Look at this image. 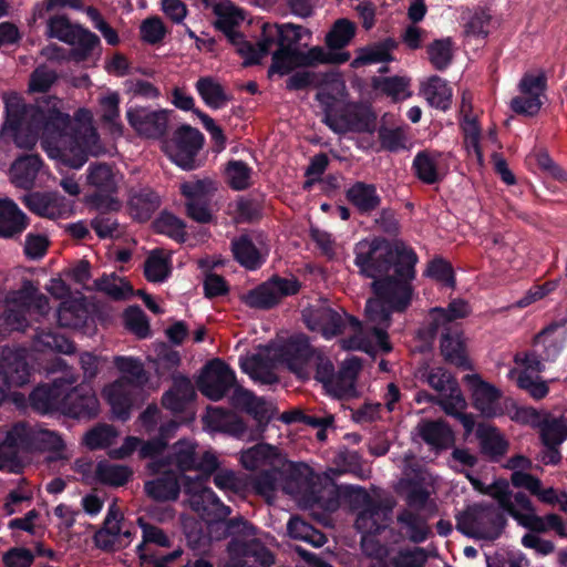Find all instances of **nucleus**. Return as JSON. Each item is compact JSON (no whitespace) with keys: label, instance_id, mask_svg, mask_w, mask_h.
<instances>
[{"label":"nucleus","instance_id":"nucleus-1","mask_svg":"<svg viewBox=\"0 0 567 567\" xmlns=\"http://www.w3.org/2000/svg\"><path fill=\"white\" fill-rule=\"evenodd\" d=\"M3 102L7 120L2 135L20 148L33 147L41 136L48 156L74 169L81 168L89 156L105 153L89 109L75 112L76 127L71 132V116L63 111V102L58 97L51 96L42 104L27 106L21 95L9 92L3 95Z\"/></svg>","mask_w":567,"mask_h":567},{"label":"nucleus","instance_id":"nucleus-2","mask_svg":"<svg viewBox=\"0 0 567 567\" xmlns=\"http://www.w3.org/2000/svg\"><path fill=\"white\" fill-rule=\"evenodd\" d=\"M354 252L360 272L374 279L375 298L367 302V317L372 322L386 323L392 311H404L411 303L417 257L403 243L379 237L359 241Z\"/></svg>","mask_w":567,"mask_h":567},{"label":"nucleus","instance_id":"nucleus-3","mask_svg":"<svg viewBox=\"0 0 567 567\" xmlns=\"http://www.w3.org/2000/svg\"><path fill=\"white\" fill-rule=\"evenodd\" d=\"M147 467L152 474L167 470L179 475L190 508L208 523L210 529L228 532L233 522L226 523L225 519L231 514L230 507L206 486V477L183 475L187 471H197L206 475L215 472L218 468V458L213 452L200 453L195 441L181 439L169 447L162 460L150 462Z\"/></svg>","mask_w":567,"mask_h":567},{"label":"nucleus","instance_id":"nucleus-4","mask_svg":"<svg viewBox=\"0 0 567 567\" xmlns=\"http://www.w3.org/2000/svg\"><path fill=\"white\" fill-rule=\"evenodd\" d=\"M216 16L215 25L228 37H233L238 54L244 59V65H254L272 52V64L268 70V76L284 75V27L279 24H265L261 39L251 43L241 39L240 34L234 33V29L244 19V12L230 1H219L213 8Z\"/></svg>","mask_w":567,"mask_h":567},{"label":"nucleus","instance_id":"nucleus-5","mask_svg":"<svg viewBox=\"0 0 567 567\" xmlns=\"http://www.w3.org/2000/svg\"><path fill=\"white\" fill-rule=\"evenodd\" d=\"M302 316L309 329L320 331L326 338H332L346 331L352 333L350 338L342 340V348L344 349L360 350L368 353L379 349L384 352L391 350L386 334L390 319L386 323H375L368 317L372 327L368 331H363L357 319L346 313L341 315L326 306L307 308Z\"/></svg>","mask_w":567,"mask_h":567},{"label":"nucleus","instance_id":"nucleus-6","mask_svg":"<svg viewBox=\"0 0 567 567\" xmlns=\"http://www.w3.org/2000/svg\"><path fill=\"white\" fill-rule=\"evenodd\" d=\"M74 373L55 379L51 385H40L30 394V404L39 413L59 411L72 417H92L99 412V400L87 384L73 386Z\"/></svg>","mask_w":567,"mask_h":567},{"label":"nucleus","instance_id":"nucleus-7","mask_svg":"<svg viewBox=\"0 0 567 567\" xmlns=\"http://www.w3.org/2000/svg\"><path fill=\"white\" fill-rule=\"evenodd\" d=\"M114 364L123 375L103 389V396L115 417L126 421L140 399L147 374L142 361L132 357H115Z\"/></svg>","mask_w":567,"mask_h":567},{"label":"nucleus","instance_id":"nucleus-8","mask_svg":"<svg viewBox=\"0 0 567 567\" xmlns=\"http://www.w3.org/2000/svg\"><path fill=\"white\" fill-rule=\"evenodd\" d=\"M310 33L301 25L286 22V65L309 66L317 63H344L349 61V52L326 51L321 47L305 50L300 43Z\"/></svg>","mask_w":567,"mask_h":567},{"label":"nucleus","instance_id":"nucleus-9","mask_svg":"<svg viewBox=\"0 0 567 567\" xmlns=\"http://www.w3.org/2000/svg\"><path fill=\"white\" fill-rule=\"evenodd\" d=\"M284 364V344L270 343L258 347L255 353L239 358L241 371L259 384L279 382V369Z\"/></svg>","mask_w":567,"mask_h":567},{"label":"nucleus","instance_id":"nucleus-10","mask_svg":"<svg viewBox=\"0 0 567 567\" xmlns=\"http://www.w3.org/2000/svg\"><path fill=\"white\" fill-rule=\"evenodd\" d=\"M47 35L55 38L72 47L70 58L75 62L85 61L99 45V38L81 25L72 24L64 16L48 20Z\"/></svg>","mask_w":567,"mask_h":567},{"label":"nucleus","instance_id":"nucleus-11","mask_svg":"<svg viewBox=\"0 0 567 567\" xmlns=\"http://www.w3.org/2000/svg\"><path fill=\"white\" fill-rule=\"evenodd\" d=\"M467 477L476 491L495 498L499 506L509 513L522 526L528 528V526L540 523L529 498L523 493L512 495L507 483L496 482L489 486H484L480 480L471 475H467Z\"/></svg>","mask_w":567,"mask_h":567},{"label":"nucleus","instance_id":"nucleus-12","mask_svg":"<svg viewBox=\"0 0 567 567\" xmlns=\"http://www.w3.org/2000/svg\"><path fill=\"white\" fill-rule=\"evenodd\" d=\"M504 527L502 515L493 506L474 505L457 517V529L470 537L493 540Z\"/></svg>","mask_w":567,"mask_h":567},{"label":"nucleus","instance_id":"nucleus-13","mask_svg":"<svg viewBox=\"0 0 567 567\" xmlns=\"http://www.w3.org/2000/svg\"><path fill=\"white\" fill-rule=\"evenodd\" d=\"M87 185L96 190L89 202L97 209H115L118 202L115 195L123 182V175L105 163L91 164L86 174Z\"/></svg>","mask_w":567,"mask_h":567},{"label":"nucleus","instance_id":"nucleus-14","mask_svg":"<svg viewBox=\"0 0 567 567\" xmlns=\"http://www.w3.org/2000/svg\"><path fill=\"white\" fill-rule=\"evenodd\" d=\"M326 124L336 133H372L375 130V115L369 106L350 103L340 111H327Z\"/></svg>","mask_w":567,"mask_h":567},{"label":"nucleus","instance_id":"nucleus-15","mask_svg":"<svg viewBox=\"0 0 567 567\" xmlns=\"http://www.w3.org/2000/svg\"><path fill=\"white\" fill-rule=\"evenodd\" d=\"M421 377L439 393L437 404L446 414H455L466 408V401L457 381L445 369L441 367L426 369Z\"/></svg>","mask_w":567,"mask_h":567},{"label":"nucleus","instance_id":"nucleus-16","mask_svg":"<svg viewBox=\"0 0 567 567\" xmlns=\"http://www.w3.org/2000/svg\"><path fill=\"white\" fill-rule=\"evenodd\" d=\"M464 381L470 388L473 404L485 417H496L504 414L505 409L514 406L509 398H503L495 385L484 381L478 374H467Z\"/></svg>","mask_w":567,"mask_h":567},{"label":"nucleus","instance_id":"nucleus-17","mask_svg":"<svg viewBox=\"0 0 567 567\" xmlns=\"http://www.w3.org/2000/svg\"><path fill=\"white\" fill-rule=\"evenodd\" d=\"M235 385V371L220 359L208 361L197 380L198 390L212 401L221 400Z\"/></svg>","mask_w":567,"mask_h":567},{"label":"nucleus","instance_id":"nucleus-18","mask_svg":"<svg viewBox=\"0 0 567 567\" xmlns=\"http://www.w3.org/2000/svg\"><path fill=\"white\" fill-rule=\"evenodd\" d=\"M352 503L359 509L355 527L362 535H374L385 527L389 520V508L373 499L363 488H354L351 494Z\"/></svg>","mask_w":567,"mask_h":567},{"label":"nucleus","instance_id":"nucleus-19","mask_svg":"<svg viewBox=\"0 0 567 567\" xmlns=\"http://www.w3.org/2000/svg\"><path fill=\"white\" fill-rule=\"evenodd\" d=\"M30 369L24 349L4 348L0 355V404L11 386H22L29 382Z\"/></svg>","mask_w":567,"mask_h":567},{"label":"nucleus","instance_id":"nucleus-20","mask_svg":"<svg viewBox=\"0 0 567 567\" xmlns=\"http://www.w3.org/2000/svg\"><path fill=\"white\" fill-rule=\"evenodd\" d=\"M203 142L204 137L198 130L183 125L175 131L172 143L165 144V152L183 169H193Z\"/></svg>","mask_w":567,"mask_h":567},{"label":"nucleus","instance_id":"nucleus-21","mask_svg":"<svg viewBox=\"0 0 567 567\" xmlns=\"http://www.w3.org/2000/svg\"><path fill=\"white\" fill-rule=\"evenodd\" d=\"M519 94L511 101V107L515 113L523 115H536L545 97L546 76L543 72L524 74L518 84Z\"/></svg>","mask_w":567,"mask_h":567},{"label":"nucleus","instance_id":"nucleus-22","mask_svg":"<svg viewBox=\"0 0 567 567\" xmlns=\"http://www.w3.org/2000/svg\"><path fill=\"white\" fill-rule=\"evenodd\" d=\"M217 189L213 179H196L181 185V192L186 198L187 215L198 221L208 223L212 219L209 203Z\"/></svg>","mask_w":567,"mask_h":567},{"label":"nucleus","instance_id":"nucleus-23","mask_svg":"<svg viewBox=\"0 0 567 567\" xmlns=\"http://www.w3.org/2000/svg\"><path fill=\"white\" fill-rule=\"evenodd\" d=\"M126 118L137 135L158 140L167 131L169 112L144 106H132L126 110Z\"/></svg>","mask_w":567,"mask_h":567},{"label":"nucleus","instance_id":"nucleus-24","mask_svg":"<svg viewBox=\"0 0 567 567\" xmlns=\"http://www.w3.org/2000/svg\"><path fill=\"white\" fill-rule=\"evenodd\" d=\"M122 514L113 503L109 506L104 525L94 535L95 545L104 550H115L128 546L132 542V532L123 529Z\"/></svg>","mask_w":567,"mask_h":567},{"label":"nucleus","instance_id":"nucleus-25","mask_svg":"<svg viewBox=\"0 0 567 567\" xmlns=\"http://www.w3.org/2000/svg\"><path fill=\"white\" fill-rule=\"evenodd\" d=\"M30 212L50 219L66 218L72 214V204L58 193L34 192L23 196Z\"/></svg>","mask_w":567,"mask_h":567},{"label":"nucleus","instance_id":"nucleus-26","mask_svg":"<svg viewBox=\"0 0 567 567\" xmlns=\"http://www.w3.org/2000/svg\"><path fill=\"white\" fill-rule=\"evenodd\" d=\"M233 389L229 401L235 409L252 416L259 425L267 424L272 419L276 408L271 401L259 398L240 385H235Z\"/></svg>","mask_w":567,"mask_h":567},{"label":"nucleus","instance_id":"nucleus-27","mask_svg":"<svg viewBox=\"0 0 567 567\" xmlns=\"http://www.w3.org/2000/svg\"><path fill=\"white\" fill-rule=\"evenodd\" d=\"M360 370L361 362L358 358L344 360L339 372L324 384L326 392L336 399L355 396V380Z\"/></svg>","mask_w":567,"mask_h":567},{"label":"nucleus","instance_id":"nucleus-28","mask_svg":"<svg viewBox=\"0 0 567 567\" xmlns=\"http://www.w3.org/2000/svg\"><path fill=\"white\" fill-rule=\"evenodd\" d=\"M315 358V350L305 336H293L286 341V368L298 378H307Z\"/></svg>","mask_w":567,"mask_h":567},{"label":"nucleus","instance_id":"nucleus-29","mask_svg":"<svg viewBox=\"0 0 567 567\" xmlns=\"http://www.w3.org/2000/svg\"><path fill=\"white\" fill-rule=\"evenodd\" d=\"M284 297V279L275 277L256 288L243 293L240 300L255 309H269Z\"/></svg>","mask_w":567,"mask_h":567},{"label":"nucleus","instance_id":"nucleus-30","mask_svg":"<svg viewBox=\"0 0 567 567\" xmlns=\"http://www.w3.org/2000/svg\"><path fill=\"white\" fill-rule=\"evenodd\" d=\"M461 127L464 135V145L470 156L474 157L478 165H483L484 157L481 150V127L477 117L472 113L470 101L463 95L461 104Z\"/></svg>","mask_w":567,"mask_h":567},{"label":"nucleus","instance_id":"nucleus-31","mask_svg":"<svg viewBox=\"0 0 567 567\" xmlns=\"http://www.w3.org/2000/svg\"><path fill=\"white\" fill-rule=\"evenodd\" d=\"M512 483L516 487L526 488L530 494L535 495L540 502L555 505L558 504L560 509L567 512V494L557 491L553 487L542 488V482L525 472H513Z\"/></svg>","mask_w":567,"mask_h":567},{"label":"nucleus","instance_id":"nucleus-32","mask_svg":"<svg viewBox=\"0 0 567 567\" xmlns=\"http://www.w3.org/2000/svg\"><path fill=\"white\" fill-rule=\"evenodd\" d=\"M416 176L426 184L439 182L446 173L447 165L442 153L423 151L416 154L413 161Z\"/></svg>","mask_w":567,"mask_h":567},{"label":"nucleus","instance_id":"nucleus-33","mask_svg":"<svg viewBox=\"0 0 567 567\" xmlns=\"http://www.w3.org/2000/svg\"><path fill=\"white\" fill-rule=\"evenodd\" d=\"M241 465L249 471H265L282 464L278 447L270 444H257L241 452Z\"/></svg>","mask_w":567,"mask_h":567},{"label":"nucleus","instance_id":"nucleus-34","mask_svg":"<svg viewBox=\"0 0 567 567\" xmlns=\"http://www.w3.org/2000/svg\"><path fill=\"white\" fill-rule=\"evenodd\" d=\"M173 385L162 396V404L172 412H182L190 403L196 392L189 378L183 374H173Z\"/></svg>","mask_w":567,"mask_h":567},{"label":"nucleus","instance_id":"nucleus-35","mask_svg":"<svg viewBox=\"0 0 567 567\" xmlns=\"http://www.w3.org/2000/svg\"><path fill=\"white\" fill-rule=\"evenodd\" d=\"M204 423L213 432H224L236 437H241L246 431L241 419L221 408H208Z\"/></svg>","mask_w":567,"mask_h":567},{"label":"nucleus","instance_id":"nucleus-36","mask_svg":"<svg viewBox=\"0 0 567 567\" xmlns=\"http://www.w3.org/2000/svg\"><path fill=\"white\" fill-rule=\"evenodd\" d=\"M42 169L39 155L30 154L17 158L10 167L11 182L20 188L29 189Z\"/></svg>","mask_w":567,"mask_h":567},{"label":"nucleus","instance_id":"nucleus-37","mask_svg":"<svg viewBox=\"0 0 567 567\" xmlns=\"http://www.w3.org/2000/svg\"><path fill=\"white\" fill-rule=\"evenodd\" d=\"M28 226L27 215L9 199H0V237L11 238L20 235Z\"/></svg>","mask_w":567,"mask_h":567},{"label":"nucleus","instance_id":"nucleus-38","mask_svg":"<svg viewBox=\"0 0 567 567\" xmlns=\"http://www.w3.org/2000/svg\"><path fill=\"white\" fill-rule=\"evenodd\" d=\"M317 99L326 107L334 102L343 101L347 92L346 82L339 72H319L317 80Z\"/></svg>","mask_w":567,"mask_h":567},{"label":"nucleus","instance_id":"nucleus-39","mask_svg":"<svg viewBox=\"0 0 567 567\" xmlns=\"http://www.w3.org/2000/svg\"><path fill=\"white\" fill-rule=\"evenodd\" d=\"M195 89L203 102L213 110H220L231 101V95L214 76L199 78L195 83Z\"/></svg>","mask_w":567,"mask_h":567},{"label":"nucleus","instance_id":"nucleus-40","mask_svg":"<svg viewBox=\"0 0 567 567\" xmlns=\"http://www.w3.org/2000/svg\"><path fill=\"white\" fill-rule=\"evenodd\" d=\"M33 425L17 423L0 442V456L10 457L19 451H31Z\"/></svg>","mask_w":567,"mask_h":567},{"label":"nucleus","instance_id":"nucleus-41","mask_svg":"<svg viewBox=\"0 0 567 567\" xmlns=\"http://www.w3.org/2000/svg\"><path fill=\"white\" fill-rule=\"evenodd\" d=\"M163 476L146 482L145 492L146 494L156 501H175L178 498L181 492L182 478L175 472L161 471Z\"/></svg>","mask_w":567,"mask_h":567},{"label":"nucleus","instance_id":"nucleus-42","mask_svg":"<svg viewBox=\"0 0 567 567\" xmlns=\"http://www.w3.org/2000/svg\"><path fill=\"white\" fill-rule=\"evenodd\" d=\"M159 196L147 187L133 189L130 194L128 206L131 215L141 221L151 218L152 214L159 207Z\"/></svg>","mask_w":567,"mask_h":567},{"label":"nucleus","instance_id":"nucleus-43","mask_svg":"<svg viewBox=\"0 0 567 567\" xmlns=\"http://www.w3.org/2000/svg\"><path fill=\"white\" fill-rule=\"evenodd\" d=\"M87 318V309L82 297L63 300L56 310L58 323L64 328L82 327Z\"/></svg>","mask_w":567,"mask_h":567},{"label":"nucleus","instance_id":"nucleus-44","mask_svg":"<svg viewBox=\"0 0 567 567\" xmlns=\"http://www.w3.org/2000/svg\"><path fill=\"white\" fill-rule=\"evenodd\" d=\"M420 91L429 104L436 109L446 110L451 104L452 89L444 79L437 75L423 81Z\"/></svg>","mask_w":567,"mask_h":567},{"label":"nucleus","instance_id":"nucleus-45","mask_svg":"<svg viewBox=\"0 0 567 567\" xmlns=\"http://www.w3.org/2000/svg\"><path fill=\"white\" fill-rule=\"evenodd\" d=\"M11 300L20 307H27L30 313L35 311L39 317H44L50 311L49 299L30 282L24 284L20 290L12 291Z\"/></svg>","mask_w":567,"mask_h":567},{"label":"nucleus","instance_id":"nucleus-46","mask_svg":"<svg viewBox=\"0 0 567 567\" xmlns=\"http://www.w3.org/2000/svg\"><path fill=\"white\" fill-rule=\"evenodd\" d=\"M312 477V471L307 464L286 461V493H308Z\"/></svg>","mask_w":567,"mask_h":567},{"label":"nucleus","instance_id":"nucleus-47","mask_svg":"<svg viewBox=\"0 0 567 567\" xmlns=\"http://www.w3.org/2000/svg\"><path fill=\"white\" fill-rule=\"evenodd\" d=\"M347 198L361 213L374 210L380 205V196L375 186L358 182L347 190Z\"/></svg>","mask_w":567,"mask_h":567},{"label":"nucleus","instance_id":"nucleus-48","mask_svg":"<svg viewBox=\"0 0 567 567\" xmlns=\"http://www.w3.org/2000/svg\"><path fill=\"white\" fill-rule=\"evenodd\" d=\"M542 442L546 447H557L567 439V415L546 416L538 425Z\"/></svg>","mask_w":567,"mask_h":567},{"label":"nucleus","instance_id":"nucleus-49","mask_svg":"<svg viewBox=\"0 0 567 567\" xmlns=\"http://www.w3.org/2000/svg\"><path fill=\"white\" fill-rule=\"evenodd\" d=\"M231 246L234 256L241 266L250 270L261 266L264 255L248 236H241L235 239Z\"/></svg>","mask_w":567,"mask_h":567},{"label":"nucleus","instance_id":"nucleus-50","mask_svg":"<svg viewBox=\"0 0 567 567\" xmlns=\"http://www.w3.org/2000/svg\"><path fill=\"white\" fill-rule=\"evenodd\" d=\"M482 452L491 457L502 456L508 447L506 440L496 427L487 424L478 425L476 430Z\"/></svg>","mask_w":567,"mask_h":567},{"label":"nucleus","instance_id":"nucleus-51","mask_svg":"<svg viewBox=\"0 0 567 567\" xmlns=\"http://www.w3.org/2000/svg\"><path fill=\"white\" fill-rule=\"evenodd\" d=\"M441 352L444 359L457 367L470 368L462 336L458 332L444 333L441 340Z\"/></svg>","mask_w":567,"mask_h":567},{"label":"nucleus","instance_id":"nucleus-52","mask_svg":"<svg viewBox=\"0 0 567 567\" xmlns=\"http://www.w3.org/2000/svg\"><path fill=\"white\" fill-rule=\"evenodd\" d=\"M559 350L556 342L550 341L545 357L537 354L535 351L518 352L514 355V362L523 367L520 372H526L527 374L539 373L545 369L544 361L554 360L558 355Z\"/></svg>","mask_w":567,"mask_h":567},{"label":"nucleus","instance_id":"nucleus-53","mask_svg":"<svg viewBox=\"0 0 567 567\" xmlns=\"http://www.w3.org/2000/svg\"><path fill=\"white\" fill-rule=\"evenodd\" d=\"M419 433L427 444L435 449L447 447L453 441L451 429L442 421L421 423Z\"/></svg>","mask_w":567,"mask_h":567},{"label":"nucleus","instance_id":"nucleus-54","mask_svg":"<svg viewBox=\"0 0 567 567\" xmlns=\"http://www.w3.org/2000/svg\"><path fill=\"white\" fill-rule=\"evenodd\" d=\"M95 478L102 484L111 486L124 485L132 475L130 467L101 461L95 467Z\"/></svg>","mask_w":567,"mask_h":567},{"label":"nucleus","instance_id":"nucleus-55","mask_svg":"<svg viewBox=\"0 0 567 567\" xmlns=\"http://www.w3.org/2000/svg\"><path fill=\"white\" fill-rule=\"evenodd\" d=\"M120 94L115 91H106L99 99L102 121L110 126L113 132L121 133L120 123Z\"/></svg>","mask_w":567,"mask_h":567},{"label":"nucleus","instance_id":"nucleus-56","mask_svg":"<svg viewBox=\"0 0 567 567\" xmlns=\"http://www.w3.org/2000/svg\"><path fill=\"white\" fill-rule=\"evenodd\" d=\"M38 350H51L64 354H71L75 351V346L62 334L54 333L51 330L38 331L34 339Z\"/></svg>","mask_w":567,"mask_h":567},{"label":"nucleus","instance_id":"nucleus-57","mask_svg":"<svg viewBox=\"0 0 567 567\" xmlns=\"http://www.w3.org/2000/svg\"><path fill=\"white\" fill-rule=\"evenodd\" d=\"M144 274L151 282H163L171 274L169 258L162 250H153L144 265Z\"/></svg>","mask_w":567,"mask_h":567},{"label":"nucleus","instance_id":"nucleus-58","mask_svg":"<svg viewBox=\"0 0 567 567\" xmlns=\"http://www.w3.org/2000/svg\"><path fill=\"white\" fill-rule=\"evenodd\" d=\"M140 527L143 534V540L137 545L136 551L141 559H146V545H156L158 547H171L172 542L167 534L164 533L157 526L143 522L142 518L138 519Z\"/></svg>","mask_w":567,"mask_h":567},{"label":"nucleus","instance_id":"nucleus-59","mask_svg":"<svg viewBox=\"0 0 567 567\" xmlns=\"http://www.w3.org/2000/svg\"><path fill=\"white\" fill-rule=\"evenodd\" d=\"M470 313L468 305L463 300H453L447 309L434 308L430 312L433 331L456 319L466 317Z\"/></svg>","mask_w":567,"mask_h":567},{"label":"nucleus","instance_id":"nucleus-60","mask_svg":"<svg viewBox=\"0 0 567 567\" xmlns=\"http://www.w3.org/2000/svg\"><path fill=\"white\" fill-rule=\"evenodd\" d=\"M355 34V25L348 19H339L326 37V43L331 50H339L350 43Z\"/></svg>","mask_w":567,"mask_h":567},{"label":"nucleus","instance_id":"nucleus-61","mask_svg":"<svg viewBox=\"0 0 567 567\" xmlns=\"http://www.w3.org/2000/svg\"><path fill=\"white\" fill-rule=\"evenodd\" d=\"M63 447L64 442L56 432L38 424L33 425L31 451L60 452Z\"/></svg>","mask_w":567,"mask_h":567},{"label":"nucleus","instance_id":"nucleus-62","mask_svg":"<svg viewBox=\"0 0 567 567\" xmlns=\"http://www.w3.org/2000/svg\"><path fill=\"white\" fill-rule=\"evenodd\" d=\"M431 64L436 70H445L453 59V42L450 38L435 40L427 47Z\"/></svg>","mask_w":567,"mask_h":567},{"label":"nucleus","instance_id":"nucleus-63","mask_svg":"<svg viewBox=\"0 0 567 567\" xmlns=\"http://www.w3.org/2000/svg\"><path fill=\"white\" fill-rule=\"evenodd\" d=\"M287 530L292 538L308 542L316 547H321L327 543V538L322 533L299 518H290Z\"/></svg>","mask_w":567,"mask_h":567},{"label":"nucleus","instance_id":"nucleus-64","mask_svg":"<svg viewBox=\"0 0 567 567\" xmlns=\"http://www.w3.org/2000/svg\"><path fill=\"white\" fill-rule=\"evenodd\" d=\"M117 436L118 433L112 425L100 424L85 434L84 443L90 450H101L111 446Z\"/></svg>","mask_w":567,"mask_h":567}]
</instances>
